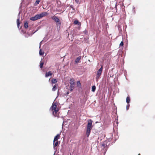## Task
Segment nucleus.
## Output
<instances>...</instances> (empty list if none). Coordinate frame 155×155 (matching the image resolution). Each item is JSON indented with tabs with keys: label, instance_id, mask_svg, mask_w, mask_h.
<instances>
[{
	"label": "nucleus",
	"instance_id": "obj_16",
	"mask_svg": "<svg viewBox=\"0 0 155 155\" xmlns=\"http://www.w3.org/2000/svg\"><path fill=\"white\" fill-rule=\"evenodd\" d=\"M24 27L25 28H27L28 27V23L27 21H26L24 23Z\"/></svg>",
	"mask_w": 155,
	"mask_h": 155
},
{
	"label": "nucleus",
	"instance_id": "obj_14",
	"mask_svg": "<svg viewBox=\"0 0 155 155\" xmlns=\"http://www.w3.org/2000/svg\"><path fill=\"white\" fill-rule=\"evenodd\" d=\"M57 86H58V85H57V84H55L54 86L52 88V91H55L57 89Z\"/></svg>",
	"mask_w": 155,
	"mask_h": 155
},
{
	"label": "nucleus",
	"instance_id": "obj_1",
	"mask_svg": "<svg viewBox=\"0 0 155 155\" xmlns=\"http://www.w3.org/2000/svg\"><path fill=\"white\" fill-rule=\"evenodd\" d=\"M51 110L53 111V114L55 117H59V115L58 112L59 110L58 109H57V105L55 103H53L52 104V105L51 107Z\"/></svg>",
	"mask_w": 155,
	"mask_h": 155
},
{
	"label": "nucleus",
	"instance_id": "obj_17",
	"mask_svg": "<svg viewBox=\"0 0 155 155\" xmlns=\"http://www.w3.org/2000/svg\"><path fill=\"white\" fill-rule=\"evenodd\" d=\"M77 86L79 87H81V85L80 82L79 81H78L77 82Z\"/></svg>",
	"mask_w": 155,
	"mask_h": 155
},
{
	"label": "nucleus",
	"instance_id": "obj_10",
	"mask_svg": "<svg viewBox=\"0 0 155 155\" xmlns=\"http://www.w3.org/2000/svg\"><path fill=\"white\" fill-rule=\"evenodd\" d=\"M81 56L78 57L75 60V62L76 63H78L81 60Z\"/></svg>",
	"mask_w": 155,
	"mask_h": 155
},
{
	"label": "nucleus",
	"instance_id": "obj_11",
	"mask_svg": "<svg viewBox=\"0 0 155 155\" xmlns=\"http://www.w3.org/2000/svg\"><path fill=\"white\" fill-rule=\"evenodd\" d=\"M101 146L102 147H103V149H104L105 150H106V149L107 148V146L106 144H105L104 143H102L101 144Z\"/></svg>",
	"mask_w": 155,
	"mask_h": 155
},
{
	"label": "nucleus",
	"instance_id": "obj_22",
	"mask_svg": "<svg viewBox=\"0 0 155 155\" xmlns=\"http://www.w3.org/2000/svg\"><path fill=\"white\" fill-rule=\"evenodd\" d=\"M17 25L18 27H19V24H20V20L19 19H18L17 20Z\"/></svg>",
	"mask_w": 155,
	"mask_h": 155
},
{
	"label": "nucleus",
	"instance_id": "obj_20",
	"mask_svg": "<svg viewBox=\"0 0 155 155\" xmlns=\"http://www.w3.org/2000/svg\"><path fill=\"white\" fill-rule=\"evenodd\" d=\"M96 89V87L95 86H93L92 87V91L93 92H94Z\"/></svg>",
	"mask_w": 155,
	"mask_h": 155
},
{
	"label": "nucleus",
	"instance_id": "obj_21",
	"mask_svg": "<svg viewBox=\"0 0 155 155\" xmlns=\"http://www.w3.org/2000/svg\"><path fill=\"white\" fill-rule=\"evenodd\" d=\"M40 2V1L39 0H36L35 3V5L39 4Z\"/></svg>",
	"mask_w": 155,
	"mask_h": 155
},
{
	"label": "nucleus",
	"instance_id": "obj_3",
	"mask_svg": "<svg viewBox=\"0 0 155 155\" xmlns=\"http://www.w3.org/2000/svg\"><path fill=\"white\" fill-rule=\"evenodd\" d=\"M51 18L56 23L57 26L60 28L61 25V22L58 17L54 15L51 17Z\"/></svg>",
	"mask_w": 155,
	"mask_h": 155
},
{
	"label": "nucleus",
	"instance_id": "obj_26",
	"mask_svg": "<svg viewBox=\"0 0 155 155\" xmlns=\"http://www.w3.org/2000/svg\"><path fill=\"white\" fill-rule=\"evenodd\" d=\"M107 54H108V55H109L110 54L109 53H107V54H106L105 55V56H106V55Z\"/></svg>",
	"mask_w": 155,
	"mask_h": 155
},
{
	"label": "nucleus",
	"instance_id": "obj_7",
	"mask_svg": "<svg viewBox=\"0 0 155 155\" xmlns=\"http://www.w3.org/2000/svg\"><path fill=\"white\" fill-rule=\"evenodd\" d=\"M30 20L32 21H35L38 19H39L38 15H35L34 17H32L30 18Z\"/></svg>",
	"mask_w": 155,
	"mask_h": 155
},
{
	"label": "nucleus",
	"instance_id": "obj_8",
	"mask_svg": "<svg viewBox=\"0 0 155 155\" xmlns=\"http://www.w3.org/2000/svg\"><path fill=\"white\" fill-rule=\"evenodd\" d=\"M60 134H57L54 137V142H55V141H58V140L60 138Z\"/></svg>",
	"mask_w": 155,
	"mask_h": 155
},
{
	"label": "nucleus",
	"instance_id": "obj_27",
	"mask_svg": "<svg viewBox=\"0 0 155 155\" xmlns=\"http://www.w3.org/2000/svg\"><path fill=\"white\" fill-rule=\"evenodd\" d=\"M115 8H117V4H116V5H115Z\"/></svg>",
	"mask_w": 155,
	"mask_h": 155
},
{
	"label": "nucleus",
	"instance_id": "obj_23",
	"mask_svg": "<svg viewBox=\"0 0 155 155\" xmlns=\"http://www.w3.org/2000/svg\"><path fill=\"white\" fill-rule=\"evenodd\" d=\"M44 64V62H40V68H43Z\"/></svg>",
	"mask_w": 155,
	"mask_h": 155
},
{
	"label": "nucleus",
	"instance_id": "obj_25",
	"mask_svg": "<svg viewBox=\"0 0 155 155\" xmlns=\"http://www.w3.org/2000/svg\"><path fill=\"white\" fill-rule=\"evenodd\" d=\"M129 106H130V105L129 104H128L127 106V110H128L129 107Z\"/></svg>",
	"mask_w": 155,
	"mask_h": 155
},
{
	"label": "nucleus",
	"instance_id": "obj_9",
	"mask_svg": "<svg viewBox=\"0 0 155 155\" xmlns=\"http://www.w3.org/2000/svg\"><path fill=\"white\" fill-rule=\"evenodd\" d=\"M52 75V73L51 71H50L48 72H46L45 74V77H48L49 76H51Z\"/></svg>",
	"mask_w": 155,
	"mask_h": 155
},
{
	"label": "nucleus",
	"instance_id": "obj_13",
	"mask_svg": "<svg viewBox=\"0 0 155 155\" xmlns=\"http://www.w3.org/2000/svg\"><path fill=\"white\" fill-rule=\"evenodd\" d=\"M74 23L75 25H81V23L79 22L78 20H76L74 21Z\"/></svg>",
	"mask_w": 155,
	"mask_h": 155
},
{
	"label": "nucleus",
	"instance_id": "obj_28",
	"mask_svg": "<svg viewBox=\"0 0 155 155\" xmlns=\"http://www.w3.org/2000/svg\"><path fill=\"white\" fill-rule=\"evenodd\" d=\"M69 94V93L68 92H67V94Z\"/></svg>",
	"mask_w": 155,
	"mask_h": 155
},
{
	"label": "nucleus",
	"instance_id": "obj_5",
	"mask_svg": "<svg viewBox=\"0 0 155 155\" xmlns=\"http://www.w3.org/2000/svg\"><path fill=\"white\" fill-rule=\"evenodd\" d=\"M69 83L70 85V91H72L74 89L75 85L74 79L73 78H71L70 80Z\"/></svg>",
	"mask_w": 155,
	"mask_h": 155
},
{
	"label": "nucleus",
	"instance_id": "obj_12",
	"mask_svg": "<svg viewBox=\"0 0 155 155\" xmlns=\"http://www.w3.org/2000/svg\"><path fill=\"white\" fill-rule=\"evenodd\" d=\"M57 82V80L56 79L53 78L52 79L51 81V83L52 84H55Z\"/></svg>",
	"mask_w": 155,
	"mask_h": 155
},
{
	"label": "nucleus",
	"instance_id": "obj_18",
	"mask_svg": "<svg viewBox=\"0 0 155 155\" xmlns=\"http://www.w3.org/2000/svg\"><path fill=\"white\" fill-rule=\"evenodd\" d=\"M130 101V98L128 96L126 98V102L127 104H129Z\"/></svg>",
	"mask_w": 155,
	"mask_h": 155
},
{
	"label": "nucleus",
	"instance_id": "obj_6",
	"mask_svg": "<svg viewBox=\"0 0 155 155\" xmlns=\"http://www.w3.org/2000/svg\"><path fill=\"white\" fill-rule=\"evenodd\" d=\"M48 14L47 12H43L41 13L39 15H38L39 19L47 15Z\"/></svg>",
	"mask_w": 155,
	"mask_h": 155
},
{
	"label": "nucleus",
	"instance_id": "obj_15",
	"mask_svg": "<svg viewBox=\"0 0 155 155\" xmlns=\"http://www.w3.org/2000/svg\"><path fill=\"white\" fill-rule=\"evenodd\" d=\"M58 141H55V142H54V147H57L58 144Z\"/></svg>",
	"mask_w": 155,
	"mask_h": 155
},
{
	"label": "nucleus",
	"instance_id": "obj_2",
	"mask_svg": "<svg viewBox=\"0 0 155 155\" xmlns=\"http://www.w3.org/2000/svg\"><path fill=\"white\" fill-rule=\"evenodd\" d=\"M92 121L91 119L88 120L87 121V124L86 128V135L87 137H88L90 135L91 129H92Z\"/></svg>",
	"mask_w": 155,
	"mask_h": 155
},
{
	"label": "nucleus",
	"instance_id": "obj_24",
	"mask_svg": "<svg viewBox=\"0 0 155 155\" xmlns=\"http://www.w3.org/2000/svg\"><path fill=\"white\" fill-rule=\"evenodd\" d=\"M123 45H124V42H123V41H122L120 44V46H123Z\"/></svg>",
	"mask_w": 155,
	"mask_h": 155
},
{
	"label": "nucleus",
	"instance_id": "obj_19",
	"mask_svg": "<svg viewBox=\"0 0 155 155\" xmlns=\"http://www.w3.org/2000/svg\"><path fill=\"white\" fill-rule=\"evenodd\" d=\"M44 52L42 51L41 50V49H40V50L39 52V54L40 55H42L44 54Z\"/></svg>",
	"mask_w": 155,
	"mask_h": 155
},
{
	"label": "nucleus",
	"instance_id": "obj_4",
	"mask_svg": "<svg viewBox=\"0 0 155 155\" xmlns=\"http://www.w3.org/2000/svg\"><path fill=\"white\" fill-rule=\"evenodd\" d=\"M103 65L101 66V68L97 71L96 77V80L97 81L101 76L103 70Z\"/></svg>",
	"mask_w": 155,
	"mask_h": 155
}]
</instances>
